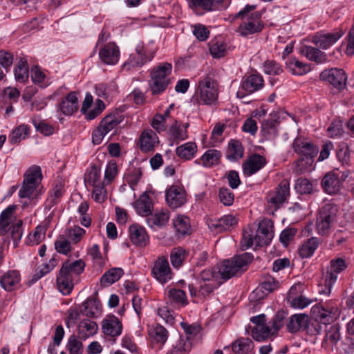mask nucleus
Returning a JSON list of instances; mask_svg holds the SVG:
<instances>
[{
	"instance_id": "nucleus-35",
	"label": "nucleus",
	"mask_w": 354,
	"mask_h": 354,
	"mask_svg": "<svg viewBox=\"0 0 354 354\" xmlns=\"http://www.w3.org/2000/svg\"><path fill=\"white\" fill-rule=\"evenodd\" d=\"M123 120L124 115L118 111H115L105 116L99 125L108 133Z\"/></svg>"
},
{
	"instance_id": "nucleus-43",
	"label": "nucleus",
	"mask_w": 354,
	"mask_h": 354,
	"mask_svg": "<svg viewBox=\"0 0 354 354\" xmlns=\"http://www.w3.org/2000/svg\"><path fill=\"white\" fill-rule=\"evenodd\" d=\"M243 147L236 140H232L228 144L226 157L229 160L234 161L241 159L243 156Z\"/></svg>"
},
{
	"instance_id": "nucleus-62",
	"label": "nucleus",
	"mask_w": 354,
	"mask_h": 354,
	"mask_svg": "<svg viewBox=\"0 0 354 354\" xmlns=\"http://www.w3.org/2000/svg\"><path fill=\"white\" fill-rule=\"evenodd\" d=\"M338 274L330 270H327L326 273L324 275V288L322 291L326 295H329L331 288L335 283L337 281Z\"/></svg>"
},
{
	"instance_id": "nucleus-38",
	"label": "nucleus",
	"mask_w": 354,
	"mask_h": 354,
	"mask_svg": "<svg viewBox=\"0 0 354 354\" xmlns=\"http://www.w3.org/2000/svg\"><path fill=\"white\" fill-rule=\"evenodd\" d=\"M287 69L294 75L307 74L310 68L308 64L301 62L296 57H290L286 62Z\"/></svg>"
},
{
	"instance_id": "nucleus-37",
	"label": "nucleus",
	"mask_w": 354,
	"mask_h": 354,
	"mask_svg": "<svg viewBox=\"0 0 354 354\" xmlns=\"http://www.w3.org/2000/svg\"><path fill=\"white\" fill-rule=\"evenodd\" d=\"M133 205L137 213L142 216H149L153 210L151 200L146 194H142Z\"/></svg>"
},
{
	"instance_id": "nucleus-59",
	"label": "nucleus",
	"mask_w": 354,
	"mask_h": 354,
	"mask_svg": "<svg viewBox=\"0 0 354 354\" xmlns=\"http://www.w3.org/2000/svg\"><path fill=\"white\" fill-rule=\"evenodd\" d=\"M29 128L26 124L19 125L15 129L11 136H10V141L11 143H18L21 140L24 139L28 134Z\"/></svg>"
},
{
	"instance_id": "nucleus-61",
	"label": "nucleus",
	"mask_w": 354,
	"mask_h": 354,
	"mask_svg": "<svg viewBox=\"0 0 354 354\" xmlns=\"http://www.w3.org/2000/svg\"><path fill=\"white\" fill-rule=\"evenodd\" d=\"M168 296L174 302L180 304L183 306L188 304L185 292L180 289L171 288L169 290Z\"/></svg>"
},
{
	"instance_id": "nucleus-30",
	"label": "nucleus",
	"mask_w": 354,
	"mask_h": 354,
	"mask_svg": "<svg viewBox=\"0 0 354 354\" xmlns=\"http://www.w3.org/2000/svg\"><path fill=\"white\" fill-rule=\"evenodd\" d=\"M165 197L168 205L172 209L181 207L186 201L185 193L177 186L171 187Z\"/></svg>"
},
{
	"instance_id": "nucleus-20",
	"label": "nucleus",
	"mask_w": 354,
	"mask_h": 354,
	"mask_svg": "<svg viewBox=\"0 0 354 354\" xmlns=\"http://www.w3.org/2000/svg\"><path fill=\"white\" fill-rule=\"evenodd\" d=\"M266 164V158L254 153L243 163V173L246 176H252L262 169Z\"/></svg>"
},
{
	"instance_id": "nucleus-13",
	"label": "nucleus",
	"mask_w": 354,
	"mask_h": 354,
	"mask_svg": "<svg viewBox=\"0 0 354 354\" xmlns=\"http://www.w3.org/2000/svg\"><path fill=\"white\" fill-rule=\"evenodd\" d=\"M344 34L339 28L335 29L333 32H320L316 33L313 37V42L322 49H327L335 44Z\"/></svg>"
},
{
	"instance_id": "nucleus-40",
	"label": "nucleus",
	"mask_w": 354,
	"mask_h": 354,
	"mask_svg": "<svg viewBox=\"0 0 354 354\" xmlns=\"http://www.w3.org/2000/svg\"><path fill=\"white\" fill-rule=\"evenodd\" d=\"M321 241L317 237H312L305 241L299 248L298 252L302 259L310 257L317 249Z\"/></svg>"
},
{
	"instance_id": "nucleus-52",
	"label": "nucleus",
	"mask_w": 354,
	"mask_h": 354,
	"mask_svg": "<svg viewBox=\"0 0 354 354\" xmlns=\"http://www.w3.org/2000/svg\"><path fill=\"white\" fill-rule=\"evenodd\" d=\"M315 185L316 184L306 178H299L296 180L295 189L299 194H311Z\"/></svg>"
},
{
	"instance_id": "nucleus-25",
	"label": "nucleus",
	"mask_w": 354,
	"mask_h": 354,
	"mask_svg": "<svg viewBox=\"0 0 354 354\" xmlns=\"http://www.w3.org/2000/svg\"><path fill=\"white\" fill-rule=\"evenodd\" d=\"M139 142L140 150L142 152H149L159 144V139L153 130L146 129L141 133Z\"/></svg>"
},
{
	"instance_id": "nucleus-16",
	"label": "nucleus",
	"mask_w": 354,
	"mask_h": 354,
	"mask_svg": "<svg viewBox=\"0 0 354 354\" xmlns=\"http://www.w3.org/2000/svg\"><path fill=\"white\" fill-rule=\"evenodd\" d=\"M290 194V185L286 180H282L276 188L275 191L269 193L268 203L272 204L275 207L279 206L286 201Z\"/></svg>"
},
{
	"instance_id": "nucleus-55",
	"label": "nucleus",
	"mask_w": 354,
	"mask_h": 354,
	"mask_svg": "<svg viewBox=\"0 0 354 354\" xmlns=\"http://www.w3.org/2000/svg\"><path fill=\"white\" fill-rule=\"evenodd\" d=\"M55 248L60 254L68 255L72 251L71 243L64 235H59L55 241Z\"/></svg>"
},
{
	"instance_id": "nucleus-36",
	"label": "nucleus",
	"mask_w": 354,
	"mask_h": 354,
	"mask_svg": "<svg viewBox=\"0 0 354 354\" xmlns=\"http://www.w3.org/2000/svg\"><path fill=\"white\" fill-rule=\"evenodd\" d=\"M82 306L80 313L86 317H95L101 313V304L97 297L87 299Z\"/></svg>"
},
{
	"instance_id": "nucleus-60",
	"label": "nucleus",
	"mask_w": 354,
	"mask_h": 354,
	"mask_svg": "<svg viewBox=\"0 0 354 354\" xmlns=\"http://www.w3.org/2000/svg\"><path fill=\"white\" fill-rule=\"evenodd\" d=\"M209 52L214 58H221L225 55L226 45L223 42L212 41L209 44Z\"/></svg>"
},
{
	"instance_id": "nucleus-42",
	"label": "nucleus",
	"mask_w": 354,
	"mask_h": 354,
	"mask_svg": "<svg viewBox=\"0 0 354 354\" xmlns=\"http://www.w3.org/2000/svg\"><path fill=\"white\" fill-rule=\"evenodd\" d=\"M169 218V216L167 212L156 211L147 218V223L150 227H161L167 223Z\"/></svg>"
},
{
	"instance_id": "nucleus-21",
	"label": "nucleus",
	"mask_w": 354,
	"mask_h": 354,
	"mask_svg": "<svg viewBox=\"0 0 354 354\" xmlns=\"http://www.w3.org/2000/svg\"><path fill=\"white\" fill-rule=\"evenodd\" d=\"M238 223V219L232 214H227L222 216L218 220H211L209 223V227L216 232L230 230L231 228L236 226Z\"/></svg>"
},
{
	"instance_id": "nucleus-27",
	"label": "nucleus",
	"mask_w": 354,
	"mask_h": 354,
	"mask_svg": "<svg viewBox=\"0 0 354 354\" xmlns=\"http://www.w3.org/2000/svg\"><path fill=\"white\" fill-rule=\"evenodd\" d=\"M21 281V275L18 270H10L0 276V285L6 291H12L16 288Z\"/></svg>"
},
{
	"instance_id": "nucleus-58",
	"label": "nucleus",
	"mask_w": 354,
	"mask_h": 354,
	"mask_svg": "<svg viewBox=\"0 0 354 354\" xmlns=\"http://www.w3.org/2000/svg\"><path fill=\"white\" fill-rule=\"evenodd\" d=\"M263 71L270 75H279L283 72L281 64L274 60H266L263 63Z\"/></svg>"
},
{
	"instance_id": "nucleus-51",
	"label": "nucleus",
	"mask_w": 354,
	"mask_h": 354,
	"mask_svg": "<svg viewBox=\"0 0 354 354\" xmlns=\"http://www.w3.org/2000/svg\"><path fill=\"white\" fill-rule=\"evenodd\" d=\"M271 326L265 324H260L259 326H254L252 330V336L256 341H263L271 335H274Z\"/></svg>"
},
{
	"instance_id": "nucleus-9",
	"label": "nucleus",
	"mask_w": 354,
	"mask_h": 354,
	"mask_svg": "<svg viewBox=\"0 0 354 354\" xmlns=\"http://www.w3.org/2000/svg\"><path fill=\"white\" fill-rule=\"evenodd\" d=\"M172 65L168 62L160 64L151 72L150 88L153 95L162 93L169 84L167 77L171 74Z\"/></svg>"
},
{
	"instance_id": "nucleus-33",
	"label": "nucleus",
	"mask_w": 354,
	"mask_h": 354,
	"mask_svg": "<svg viewBox=\"0 0 354 354\" xmlns=\"http://www.w3.org/2000/svg\"><path fill=\"white\" fill-rule=\"evenodd\" d=\"M271 118L262 122L261 133L266 140H272L277 136V115L271 114Z\"/></svg>"
},
{
	"instance_id": "nucleus-44",
	"label": "nucleus",
	"mask_w": 354,
	"mask_h": 354,
	"mask_svg": "<svg viewBox=\"0 0 354 354\" xmlns=\"http://www.w3.org/2000/svg\"><path fill=\"white\" fill-rule=\"evenodd\" d=\"M197 151V146L195 142H188L176 149V155L181 159L190 160L194 158Z\"/></svg>"
},
{
	"instance_id": "nucleus-19",
	"label": "nucleus",
	"mask_w": 354,
	"mask_h": 354,
	"mask_svg": "<svg viewBox=\"0 0 354 354\" xmlns=\"http://www.w3.org/2000/svg\"><path fill=\"white\" fill-rule=\"evenodd\" d=\"M77 93L70 92L66 96L62 99L58 105L60 112L65 115H71L78 109Z\"/></svg>"
},
{
	"instance_id": "nucleus-18",
	"label": "nucleus",
	"mask_w": 354,
	"mask_h": 354,
	"mask_svg": "<svg viewBox=\"0 0 354 354\" xmlns=\"http://www.w3.org/2000/svg\"><path fill=\"white\" fill-rule=\"evenodd\" d=\"M102 328L106 335L118 337L122 333V324L115 315H108L102 322Z\"/></svg>"
},
{
	"instance_id": "nucleus-11",
	"label": "nucleus",
	"mask_w": 354,
	"mask_h": 354,
	"mask_svg": "<svg viewBox=\"0 0 354 354\" xmlns=\"http://www.w3.org/2000/svg\"><path fill=\"white\" fill-rule=\"evenodd\" d=\"M153 57V53L148 52L142 43L138 44L135 51L130 54L129 59L124 64V67L127 69L131 68L142 67L147 62H150Z\"/></svg>"
},
{
	"instance_id": "nucleus-12",
	"label": "nucleus",
	"mask_w": 354,
	"mask_h": 354,
	"mask_svg": "<svg viewBox=\"0 0 354 354\" xmlns=\"http://www.w3.org/2000/svg\"><path fill=\"white\" fill-rule=\"evenodd\" d=\"M314 313H317L315 320L325 326L337 319L339 314L337 305L331 301L315 308Z\"/></svg>"
},
{
	"instance_id": "nucleus-8",
	"label": "nucleus",
	"mask_w": 354,
	"mask_h": 354,
	"mask_svg": "<svg viewBox=\"0 0 354 354\" xmlns=\"http://www.w3.org/2000/svg\"><path fill=\"white\" fill-rule=\"evenodd\" d=\"M337 206L331 203H326L319 208L316 220V229L319 235L326 236L330 233L337 221Z\"/></svg>"
},
{
	"instance_id": "nucleus-26",
	"label": "nucleus",
	"mask_w": 354,
	"mask_h": 354,
	"mask_svg": "<svg viewBox=\"0 0 354 354\" xmlns=\"http://www.w3.org/2000/svg\"><path fill=\"white\" fill-rule=\"evenodd\" d=\"M321 185L324 192L328 194H335L340 191L342 182L337 174L327 173L322 178Z\"/></svg>"
},
{
	"instance_id": "nucleus-24",
	"label": "nucleus",
	"mask_w": 354,
	"mask_h": 354,
	"mask_svg": "<svg viewBox=\"0 0 354 354\" xmlns=\"http://www.w3.org/2000/svg\"><path fill=\"white\" fill-rule=\"evenodd\" d=\"M254 347V342L248 337H239L234 341L230 346H225V351L231 349L232 354H248Z\"/></svg>"
},
{
	"instance_id": "nucleus-63",
	"label": "nucleus",
	"mask_w": 354,
	"mask_h": 354,
	"mask_svg": "<svg viewBox=\"0 0 354 354\" xmlns=\"http://www.w3.org/2000/svg\"><path fill=\"white\" fill-rule=\"evenodd\" d=\"M66 348L70 354H82L83 344L82 342L78 340L76 336L73 335L68 338Z\"/></svg>"
},
{
	"instance_id": "nucleus-23",
	"label": "nucleus",
	"mask_w": 354,
	"mask_h": 354,
	"mask_svg": "<svg viewBox=\"0 0 354 354\" xmlns=\"http://www.w3.org/2000/svg\"><path fill=\"white\" fill-rule=\"evenodd\" d=\"M339 330L340 326L338 324L330 326L329 329L326 330L322 347L328 351H333L341 338Z\"/></svg>"
},
{
	"instance_id": "nucleus-4",
	"label": "nucleus",
	"mask_w": 354,
	"mask_h": 354,
	"mask_svg": "<svg viewBox=\"0 0 354 354\" xmlns=\"http://www.w3.org/2000/svg\"><path fill=\"white\" fill-rule=\"evenodd\" d=\"M218 91L216 81L209 76L200 80L191 102L194 106H215L218 102Z\"/></svg>"
},
{
	"instance_id": "nucleus-7",
	"label": "nucleus",
	"mask_w": 354,
	"mask_h": 354,
	"mask_svg": "<svg viewBox=\"0 0 354 354\" xmlns=\"http://www.w3.org/2000/svg\"><path fill=\"white\" fill-rule=\"evenodd\" d=\"M14 205H9L0 214V236L10 234L14 242L21 240L23 235L21 220L13 222Z\"/></svg>"
},
{
	"instance_id": "nucleus-47",
	"label": "nucleus",
	"mask_w": 354,
	"mask_h": 354,
	"mask_svg": "<svg viewBox=\"0 0 354 354\" xmlns=\"http://www.w3.org/2000/svg\"><path fill=\"white\" fill-rule=\"evenodd\" d=\"M169 135L170 140L176 144L179 141L185 140L188 138L187 131L181 128L180 124L178 121L175 120L174 123L171 124L169 129Z\"/></svg>"
},
{
	"instance_id": "nucleus-50",
	"label": "nucleus",
	"mask_w": 354,
	"mask_h": 354,
	"mask_svg": "<svg viewBox=\"0 0 354 354\" xmlns=\"http://www.w3.org/2000/svg\"><path fill=\"white\" fill-rule=\"evenodd\" d=\"M149 335L157 343L163 344L167 339L168 331L161 325L156 324L149 328Z\"/></svg>"
},
{
	"instance_id": "nucleus-34",
	"label": "nucleus",
	"mask_w": 354,
	"mask_h": 354,
	"mask_svg": "<svg viewBox=\"0 0 354 354\" xmlns=\"http://www.w3.org/2000/svg\"><path fill=\"white\" fill-rule=\"evenodd\" d=\"M189 6L196 13L198 9H202L205 12H209L217 9L218 6L223 1V0H187Z\"/></svg>"
},
{
	"instance_id": "nucleus-14",
	"label": "nucleus",
	"mask_w": 354,
	"mask_h": 354,
	"mask_svg": "<svg viewBox=\"0 0 354 354\" xmlns=\"http://www.w3.org/2000/svg\"><path fill=\"white\" fill-rule=\"evenodd\" d=\"M153 277L161 283H165L172 278V272L165 257L158 258L151 270Z\"/></svg>"
},
{
	"instance_id": "nucleus-32",
	"label": "nucleus",
	"mask_w": 354,
	"mask_h": 354,
	"mask_svg": "<svg viewBox=\"0 0 354 354\" xmlns=\"http://www.w3.org/2000/svg\"><path fill=\"white\" fill-rule=\"evenodd\" d=\"M300 53L304 55L308 59L313 61L317 64H322L327 62V55L325 53L321 51L319 49L310 46H304L301 50Z\"/></svg>"
},
{
	"instance_id": "nucleus-49",
	"label": "nucleus",
	"mask_w": 354,
	"mask_h": 354,
	"mask_svg": "<svg viewBox=\"0 0 354 354\" xmlns=\"http://www.w3.org/2000/svg\"><path fill=\"white\" fill-rule=\"evenodd\" d=\"M124 274V271L120 268H113L106 271L100 279L102 286H109L118 281Z\"/></svg>"
},
{
	"instance_id": "nucleus-46",
	"label": "nucleus",
	"mask_w": 354,
	"mask_h": 354,
	"mask_svg": "<svg viewBox=\"0 0 354 354\" xmlns=\"http://www.w3.org/2000/svg\"><path fill=\"white\" fill-rule=\"evenodd\" d=\"M173 225L178 236H183L191 233L189 219L185 216H178L173 221Z\"/></svg>"
},
{
	"instance_id": "nucleus-39",
	"label": "nucleus",
	"mask_w": 354,
	"mask_h": 354,
	"mask_svg": "<svg viewBox=\"0 0 354 354\" xmlns=\"http://www.w3.org/2000/svg\"><path fill=\"white\" fill-rule=\"evenodd\" d=\"M64 186L61 182L57 183L48 192V196L46 201V209H50L60 201L64 192Z\"/></svg>"
},
{
	"instance_id": "nucleus-28",
	"label": "nucleus",
	"mask_w": 354,
	"mask_h": 354,
	"mask_svg": "<svg viewBox=\"0 0 354 354\" xmlns=\"http://www.w3.org/2000/svg\"><path fill=\"white\" fill-rule=\"evenodd\" d=\"M223 281L203 282L198 281V286L195 287L193 284L189 285V290L192 297L197 295L206 297L209 296L214 289L217 288Z\"/></svg>"
},
{
	"instance_id": "nucleus-10",
	"label": "nucleus",
	"mask_w": 354,
	"mask_h": 354,
	"mask_svg": "<svg viewBox=\"0 0 354 354\" xmlns=\"http://www.w3.org/2000/svg\"><path fill=\"white\" fill-rule=\"evenodd\" d=\"M319 78L339 91L345 88L347 81L345 71L338 68L325 69L320 73Z\"/></svg>"
},
{
	"instance_id": "nucleus-54",
	"label": "nucleus",
	"mask_w": 354,
	"mask_h": 354,
	"mask_svg": "<svg viewBox=\"0 0 354 354\" xmlns=\"http://www.w3.org/2000/svg\"><path fill=\"white\" fill-rule=\"evenodd\" d=\"M57 261L55 258L50 259L48 263H44L39 267L32 278V282H35L46 274L49 273L56 266Z\"/></svg>"
},
{
	"instance_id": "nucleus-17",
	"label": "nucleus",
	"mask_w": 354,
	"mask_h": 354,
	"mask_svg": "<svg viewBox=\"0 0 354 354\" xmlns=\"http://www.w3.org/2000/svg\"><path fill=\"white\" fill-rule=\"evenodd\" d=\"M99 57L100 60L104 64L114 65L119 60V48L115 43H109L100 49Z\"/></svg>"
},
{
	"instance_id": "nucleus-5",
	"label": "nucleus",
	"mask_w": 354,
	"mask_h": 354,
	"mask_svg": "<svg viewBox=\"0 0 354 354\" xmlns=\"http://www.w3.org/2000/svg\"><path fill=\"white\" fill-rule=\"evenodd\" d=\"M41 178L42 174L40 167L32 165L29 167L24 175V180L18 193L19 197L20 198H28L30 203L35 204L41 194L38 187Z\"/></svg>"
},
{
	"instance_id": "nucleus-56",
	"label": "nucleus",
	"mask_w": 354,
	"mask_h": 354,
	"mask_svg": "<svg viewBox=\"0 0 354 354\" xmlns=\"http://www.w3.org/2000/svg\"><path fill=\"white\" fill-rule=\"evenodd\" d=\"M186 257V251L182 248H174L170 254V259L174 268H180Z\"/></svg>"
},
{
	"instance_id": "nucleus-3",
	"label": "nucleus",
	"mask_w": 354,
	"mask_h": 354,
	"mask_svg": "<svg viewBox=\"0 0 354 354\" xmlns=\"http://www.w3.org/2000/svg\"><path fill=\"white\" fill-rule=\"evenodd\" d=\"M85 263L82 260L73 262L65 261L57 277V284L59 291L65 295H69L74 286V281L84 271Z\"/></svg>"
},
{
	"instance_id": "nucleus-45",
	"label": "nucleus",
	"mask_w": 354,
	"mask_h": 354,
	"mask_svg": "<svg viewBox=\"0 0 354 354\" xmlns=\"http://www.w3.org/2000/svg\"><path fill=\"white\" fill-rule=\"evenodd\" d=\"M222 153L220 151L211 149L205 151L201 156L202 164L205 167H211L219 164Z\"/></svg>"
},
{
	"instance_id": "nucleus-31",
	"label": "nucleus",
	"mask_w": 354,
	"mask_h": 354,
	"mask_svg": "<svg viewBox=\"0 0 354 354\" xmlns=\"http://www.w3.org/2000/svg\"><path fill=\"white\" fill-rule=\"evenodd\" d=\"M264 86L263 77L258 73H252L247 76L242 82L243 89L248 93H252Z\"/></svg>"
},
{
	"instance_id": "nucleus-2",
	"label": "nucleus",
	"mask_w": 354,
	"mask_h": 354,
	"mask_svg": "<svg viewBox=\"0 0 354 354\" xmlns=\"http://www.w3.org/2000/svg\"><path fill=\"white\" fill-rule=\"evenodd\" d=\"M257 5H246L237 12L235 18H241L243 21L239 24L237 32L242 37L259 33L264 28V23L261 19L263 11H257L248 15V13L257 8Z\"/></svg>"
},
{
	"instance_id": "nucleus-29",
	"label": "nucleus",
	"mask_w": 354,
	"mask_h": 354,
	"mask_svg": "<svg viewBox=\"0 0 354 354\" xmlns=\"http://www.w3.org/2000/svg\"><path fill=\"white\" fill-rule=\"evenodd\" d=\"M309 316L304 313L291 315L286 324L287 330L290 333H296L301 330H305Z\"/></svg>"
},
{
	"instance_id": "nucleus-6",
	"label": "nucleus",
	"mask_w": 354,
	"mask_h": 354,
	"mask_svg": "<svg viewBox=\"0 0 354 354\" xmlns=\"http://www.w3.org/2000/svg\"><path fill=\"white\" fill-rule=\"evenodd\" d=\"M292 147L299 156L296 169L301 174L304 173L312 166L314 158L318 153V147L308 140L301 138L294 140Z\"/></svg>"
},
{
	"instance_id": "nucleus-41",
	"label": "nucleus",
	"mask_w": 354,
	"mask_h": 354,
	"mask_svg": "<svg viewBox=\"0 0 354 354\" xmlns=\"http://www.w3.org/2000/svg\"><path fill=\"white\" fill-rule=\"evenodd\" d=\"M97 330V324L89 319L83 320L78 325V335L81 339H85L95 335Z\"/></svg>"
},
{
	"instance_id": "nucleus-57",
	"label": "nucleus",
	"mask_w": 354,
	"mask_h": 354,
	"mask_svg": "<svg viewBox=\"0 0 354 354\" xmlns=\"http://www.w3.org/2000/svg\"><path fill=\"white\" fill-rule=\"evenodd\" d=\"M85 233V230L79 226H75L66 229L64 235L66 239L71 240L74 243H77L82 239Z\"/></svg>"
},
{
	"instance_id": "nucleus-64",
	"label": "nucleus",
	"mask_w": 354,
	"mask_h": 354,
	"mask_svg": "<svg viewBox=\"0 0 354 354\" xmlns=\"http://www.w3.org/2000/svg\"><path fill=\"white\" fill-rule=\"evenodd\" d=\"M100 170L95 165L92 166L91 170L86 174L85 180L91 186L100 185Z\"/></svg>"
},
{
	"instance_id": "nucleus-48",
	"label": "nucleus",
	"mask_w": 354,
	"mask_h": 354,
	"mask_svg": "<svg viewBox=\"0 0 354 354\" xmlns=\"http://www.w3.org/2000/svg\"><path fill=\"white\" fill-rule=\"evenodd\" d=\"M192 344L188 336H180L178 339L173 345L169 353L167 354H187L191 350Z\"/></svg>"
},
{
	"instance_id": "nucleus-15",
	"label": "nucleus",
	"mask_w": 354,
	"mask_h": 354,
	"mask_svg": "<svg viewBox=\"0 0 354 354\" xmlns=\"http://www.w3.org/2000/svg\"><path fill=\"white\" fill-rule=\"evenodd\" d=\"M274 236L273 225L270 220H263L259 223L255 243L257 246H263L270 243Z\"/></svg>"
},
{
	"instance_id": "nucleus-22",
	"label": "nucleus",
	"mask_w": 354,
	"mask_h": 354,
	"mask_svg": "<svg viewBox=\"0 0 354 354\" xmlns=\"http://www.w3.org/2000/svg\"><path fill=\"white\" fill-rule=\"evenodd\" d=\"M129 232L130 239L133 245L145 247L149 243V236L143 227L138 224H133L129 227Z\"/></svg>"
},
{
	"instance_id": "nucleus-1",
	"label": "nucleus",
	"mask_w": 354,
	"mask_h": 354,
	"mask_svg": "<svg viewBox=\"0 0 354 354\" xmlns=\"http://www.w3.org/2000/svg\"><path fill=\"white\" fill-rule=\"evenodd\" d=\"M252 259L253 255L249 252L236 255L231 259L225 260L220 266L203 270L200 273L198 281L223 282L236 274L240 270H244Z\"/></svg>"
},
{
	"instance_id": "nucleus-53",
	"label": "nucleus",
	"mask_w": 354,
	"mask_h": 354,
	"mask_svg": "<svg viewBox=\"0 0 354 354\" xmlns=\"http://www.w3.org/2000/svg\"><path fill=\"white\" fill-rule=\"evenodd\" d=\"M28 65L26 60L21 59L15 69V76L17 82L24 83L28 79Z\"/></svg>"
}]
</instances>
